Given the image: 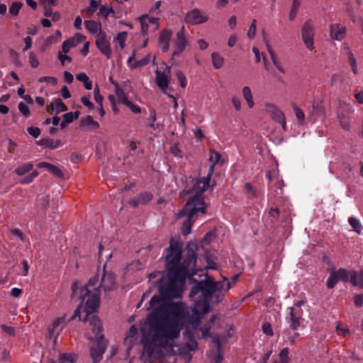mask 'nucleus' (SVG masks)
<instances>
[{
	"instance_id": "3c124183",
	"label": "nucleus",
	"mask_w": 363,
	"mask_h": 363,
	"mask_svg": "<svg viewBox=\"0 0 363 363\" xmlns=\"http://www.w3.org/2000/svg\"><path fill=\"white\" fill-rule=\"evenodd\" d=\"M245 189L250 198H255L257 196L256 191H255L252 185L250 183H245Z\"/></svg>"
},
{
	"instance_id": "774afa93",
	"label": "nucleus",
	"mask_w": 363,
	"mask_h": 363,
	"mask_svg": "<svg viewBox=\"0 0 363 363\" xmlns=\"http://www.w3.org/2000/svg\"><path fill=\"white\" fill-rule=\"evenodd\" d=\"M62 118L65 122L70 123L74 121V114L72 112L66 113L62 116Z\"/></svg>"
},
{
	"instance_id": "6e6552de",
	"label": "nucleus",
	"mask_w": 363,
	"mask_h": 363,
	"mask_svg": "<svg viewBox=\"0 0 363 363\" xmlns=\"http://www.w3.org/2000/svg\"><path fill=\"white\" fill-rule=\"evenodd\" d=\"M96 45L103 55L107 58H111L112 50L109 39L107 38L105 32L100 30V32L98 33L96 37Z\"/></svg>"
},
{
	"instance_id": "72a5a7b5",
	"label": "nucleus",
	"mask_w": 363,
	"mask_h": 363,
	"mask_svg": "<svg viewBox=\"0 0 363 363\" xmlns=\"http://www.w3.org/2000/svg\"><path fill=\"white\" fill-rule=\"evenodd\" d=\"M76 45L75 41L73 38H69L67 40H65L62 45V50L65 53L69 52L71 48L74 47Z\"/></svg>"
},
{
	"instance_id": "bf43d9fd",
	"label": "nucleus",
	"mask_w": 363,
	"mask_h": 363,
	"mask_svg": "<svg viewBox=\"0 0 363 363\" xmlns=\"http://www.w3.org/2000/svg\"><path fill=\"white\" fill-rule=\"evenodd\" d=\"M97 7H98L97 1L95 0H91L90 1V6L86 9V12L91 16L94 13V11H96Z\"/></svg>"
},
{
	"instance_id": "473e14b6",
	"label": "nucleus",
	"mask_w": 363,
	"mask_h": 363,
	"mask_svg": "<svg viewBox=\"0 0 363 363\" xmlns=\"http://www.w3.org/2000/svg\"><path fill=\"white\" fill-rule=\"evenodd\" d=\"M339 281L335 271L332 272L330 274L328 279L327 280V287L328 289H333L335 284Z\"/></svg>"
},
{
	"instance_id": "39448f33",
	"label": "nucleus",
	"mask_w": 363,
	"mask_h": 363,
	"mask_svg": "<svg viewBox=\"0 0 363 363\" xmlns=\"http://www.w3.org/2000/svg\"><path fill=\"white\" fill-rule=\"evenodd\" d=\"M106 347L107 341L105 340L104 335H101L98 338L96 343L92 345L90 348V354L94 363H96L101 360Z\"/></svg>"
},
{
	"instance_id": "0eeeda50",
	"label": "nucleus",
	"mask_w": 363,
	"mask_h": 363,
	"mask_svg": "<svg viewBox=\"0 0 363 363\" xmlns=\"http://www.w3.org/2000/svg\"><path fill=\"white\" fill-rule=\"evenodd\" d=\"M302 39L306 45V47L309 50H313L314 49L313 47V22L311 20L306 21L301 29Z\"/></svg>"
},
{
	"instance_id": "bb28decb",
	"label": "nucleus",
	"mask_w": 363,
	"mask_h": 363,
	"mask_svg": "<svg viewBox=\"0 0 363 363\" xmlns=\"http://www.w3.org/2000/svg\"><path fill=\"white\" fill-rule=\"evenodd\" d=\"M335 272L337 276V279H339V281H342L343 282H347L348 281H350L351 271L348 272L345 269L340 268Z\"/></svg>"
},
{
	"instance_id": "1a4fd4ad",
	"label": "nucleus",
	"mask_w": 363,
	"mask_h": 363,
	"mask_svg": "<svg viewBox=\"0 0 363 363\" xmlns=\"http://www.w3.org/2000/svg\"><path fill=\"white\" fill-rule=\"evenodd\" d=\"M208 19V16L203 15L197 9L188 11L185 16V22L191 25L201 24L206 23Z\"/></svg>"
},
{
	"instance_id": "e433bc0d",
	"label": "nucleus",
	"mask_w": 363,
	"mask_h": 363,
	"mask_svg": "<svg viewBox=\"0 0 363 363\" xmlns=\"http://www.w3.org/2000/svg\"><path fill=\"white\" fill-rule=\"evenodd\" d=\"M126 37H127L126 32H121L115 38V40L119 44L121 49H123L125 46Z\"/></svg>"
},
{
	"instance_id": "09e8293b",
	"label": "nucleus",
	"mask_w": 363,
	"mask_h": 363,
	"mask_svg": "<svg viewBox=\"0 0 363 363\" xmlns=\"http://www.w3.org/2000/svg\"><path fill=\"white\" fill-rule=\"evenodd\" d=\"M38 82L40 83L47 82L52 85H56L57 79L54 77H41L39 78Z\"/></svg>"
},
{
	"instance_id": "603ef678",
	"label": "nucleus",
	"mask_w": 363,
	"mask_h": 363,
	"mask_svg": "<svg viewBox=\"0 0 363 363\" xmlns=\"http://www.w3.org/2000/svg\"><path fill=\"white\" fill-rule=\"evenodd\" d=\"M28 134L32 135L33 138H37L40 135V129L38 127L30 126L27 128Z\"/></svg>"
},
{
	"instance_id": "052dcab7",
	"label": "nucleus",
	"mask_w": 363,
	"mask_h": 363,
	"mask_svg": "<svg viewBox=\"0 0 363 363\" xmlns=\"http://www.w3.org/2000/svg\"><path fill=\"white\" fill-rule=\"evenodd\" d=\"M1 328L9 336L13 337L15 335V330L13 327L7 326L3 324L1 325Z\"/></svg>"
},
{
	"instance_id": "58836bf2",
	"label": "nucleus",
	"mask_w": 363,
	"mask_h": 363,
	"mask_svg": "<svg viewBox=\"0 0 363 363\" xmlns=\"http://www.w3.org/2000/svg\"><path fill=\"white\" fill-rule=\"evenodd\" d=\"M23 4L21 2H13L9 8V13L13 16H17Z\"/></svg>"
},
{
	"instance_id": "864d4df0",
	"label": "nucleus",
	"mask_w": 363,
	"mask_h": 363,
	"mask_svg": "<svg viewBox=\"0 0 363 363\" xmlns=\"http://www.w3.org/2000/svg\"><path fill=\"white\" fill-rule=\"evenodd\" d=\"M126 106H127L128 108H130V111H131L133 113H135V114H138V113H142V109H141V108H140L139 106H138V105H136V104H133L132 101H130L129 103H128V104L126 105Z\"/></svg>"
},
{
	"instance_id": "e2e57ef3",
	"label": "nucleus",
	"mask_w": 363,
	"mask_h": 363,
	"mask_svg": "<svg viewBox=\"0 0 363 363\" xmlns=\"http://www.w3.org/2000/svg\"><path fill=\"white\" fill-rule=\"evenodd\" d=\"M336 331L339 335L346 336L350 333V330L347 328H341L340 325L338 324L336 327Z\"/></svg>"
},
{
	"instance_id": "aec40b11",
	"label": "nucleus",
	"mask_w": 363,
	"mask_h": 363,
	"mask_svg": "<svg viewBox=\"0 0 363 363\" xmlns=\"http://www.w3.org/2000/svg\"><path fill=\"white\" fill-rule=\"evenodd\" d=\"M77 359L78 357L74 353H60L58 360L60 363H74Z\"/></svg>"
},
{
	"instance_id": "a878e982",
	"label": "nucleus",
	"mask_w": 363,
	"mask_h": 363,
	"mask_svg": "<svg viewBox=\"0 0 363 363\" xmlns=\"http://www.w3.org/2000/svg\"><path fill=\"white\" fill-rule=\"evenodd\" d=\"M267 47L274 65L277 68V69L279 72H281V73H285V69L281 66V63L277 60L276 55L274 52L272 50L271 46L268 43H267Z\"/></svg>"
},
{
	"instance_id": "5701e85b",
	"label": "nucleus",
	"mask_w": 363,
	"mask_h": 363,
	"mask_svg": "<svg viewBox=\"0 0 363 363\" xmlns=\"http://www.w3.org/2000/svg\"><path fill=\"white\" fill-rule=\"evenodd\" d=\"M243 98L245 99L248 106L252 108L254 106V101L252 99V94L251 89L249 86H244L242 90Z\"/></svg>"
},
{
	"instance_id": "2f4dec72",
	"label": "nucleus",
	"mask_w": 363,
	"mask_h": 363,
	"mask_svg": "<svg viewBox=\"0 0 363 363\" xmlns=\"http://www.w3.org/2000/svg\"><path fill=\"white\" fill-rule=\"evenodd\" d=\"M150 56L147 55L140 60H135L133 62L132 69H135L138 67H141L145 66V65H148L150 63Z\"/></svg>"
},
{
	"instance_id": "9d476101",
	"label": "nucleus",
	"mask_w": 363,
	"mask_h": 363,
	"mask_svg": "<svg viewBox=\"0 0 363 363\" xmlns=\"http://www.w3.org/2000/svg\"><path fill=\"white\" fill-rule=\"evenodd\" d=\"M289 310L290 311L289 318L290 328L294 330H296L301 323L303 311L301 309H296L294 307H289Z\"/></svg>"
},
{
	"instance_id": "6ab92c4d",
	"label": "nucleus",
	"mask_w": 363,
	"mask_h": 363,
	"mask_svg": "<svg viewBox=\"0 0 363 363\" xmlns=\"http://www.w3.org/2000/svg\"><path fill=\"white\" fill-rule=\"evenodd\" d=\"M65 325V323L64 317L56 318L53 321L52 324L50 325L48 328L49 337L52 338V337L55 336V330L57 329V327L60 326V330H62Z\"/></svg>"
},
{
	"instance_id": "f8f14e48",
	"label": "nucleus",
	"mask_w": 363,
	"mask_h": 363,
	"mask_svg": "<svg viewBox=\"0 0 363 363\" xmlns=\"http://www.w3.org/2000/svg\"><path fill=\"white\" fill-rule=\"evenodd\" d=\"M330 37L333 40H341L346 35L345 26L340 23H334L330 26Z\"/></svg>"
},
{
	"instance_id": "9b49d317",
	"label": "nucleus",
	"mask_w": 363,
	"mask_h": 363,
	"mask_svg": "<svg viewBox=\"0 0 363 363\" xmlns=\"http://www.w3.org/2000/svg\"><path fill=\"white\" fill-rule=\"evenodd\" d=\"M264 106V111L271 116L273 121L276 122L283 121L284 114L276 105L271 103H265Z\"/></svg>"
},
{
	"instance_id": "c03bdc74",
	"label": "nucleus",
	"mask_w": 363,
	"mask_h": 363,
	"mask_svg": "<svg viewBox=\"0 0 363 363\" xmlns=\"http://www.w3.org/2000/svg\"><path fill=\"white\" fill-rule=\"evenodd\" d=\"M262 332L268 336L272 337L274 335L272 325L268 322H265L262 324Z\"/></svg>"
},
{
	"instance_id": "37998d69",
	"label": "nucleus",
	"mask_w": 363,
	"mask_h": 363,
	"mask_svg": "<svg viewBox=\"0 0 363 363\" xmlns=\"http://www.w3.org/2000/svg\"><path fill=\"white\" fill-rule=\"evenodd\" d=\"M18 108L19 111L25 116L28 117L30 116V111L28 106L24 104L23 102H20L18 105Z\"/></svg>"
},
{
	"instance_id": "f3484780",
	"label": "nucleus",
	"mask_w": 363,
	"mask_h": 363,
	"mask_svg": "<svg viewBox=\"0 0 363 363\" xmlns=\"http://www.w3.org/2000/svg\"><path fill=\"white\" fill-rule=\"evenodd\" d=\"M38 145L45 146L50 149H55L62 145L60 140H54L48 138H44L36 142Z\"/></svg>"
},
{
	"instance_id": "c9c22d12",
	"label": "nucleus",
	"mask_w": 363,
	"mask_h": 363,
	"mask_svg": "<svg viewBox=\"0 0 363 363\" xmlns=\"http://www.w3.org/2000/svg\"><path fill=\"white\" fill-rule=\"evenodd\" d=\"M221 155L216 150H211L209 156V163L216 164L220 162Z\"/></svg>"
},
{
	"instance_id": "a19ab883",
	"label": "nucleus",
	"mask_w": 363,
	"mask_h": 363,
	"mask_svg": "<svg viewBox=\"0 0 363 363\" xmlns=\"http://www.w3.org/2000/svg\"><path fill=\"white\" fill-rule=\"evenodd\" d=\"M279 360L280 363H289V348L285 347L281 350L279 352Z\"/></svg>"
},
{
	"instance_id": "2eb2a0df",
	"label": "nucleus",
	"mask_w": 363,
	"mask_h": 363,
	"mask_svg": "<svg viewBox=\"0 0 363 363\" xmlns=\"http://www.w3.org/2000/svg\"><path fill=\"white\" fill-rule=\"evenodd\" d=\"M156 84L164 94H167L169 80L168 77L164 72H156Z\"/></svg>"
},
{
	"instance_id": "7ed1b4c3",
	"label": "nucleus",
	"mask_w": 363,
	"mask_h": 363,
	"mask_svg": "<svg viewBox=\"0 0 363 363\" xmlns=\"http://www.w3.org/2000/svg\"><path fill=\"white\" fill-rule=\"evenodd\" d=\"M99 275L89 279L88 284L81 289V298L85 301V308L87 313L95 312L99 306L100 290L102 287L105 291L112 290L115 287L116 278L112 273L104 271L101 282L99 284Z\"/></svg>"
},
{
	"instance_id": "ea45409f",
	"label": "nucleus",
	"mask_w": 363,
	"mask_h": 363,
	"mask_svg": "<svg viewBox=\"0 0 363 363\" xmlns=\"http://www.w3.org/2000/svg\"><path fill=\"white\" fill-rule=\"evenodd\" d=\"M115 11L112 7H106L105 6H101L99 8V15L104 16L105 18L109 16L110 13H114Z\"/></svg>"
},
{
	"instance_id": "cd10ccee",
	"label": "nucleus",
	"mask_w": 363,
	"mask_h": 363,
	"mask_svg": "<svg viewBox=\"0 0 363 363\" xmlns=\"http://www.w3.org/2000/svg\"><path fill=\"white\" fill-rule=\"evenodd\" d=\"M213 66L215 69H220L224 62V59L217 52H213L211 55Z\"/></svg>"
},
{
	"instance_id": "a18cd8bd",
	"label": "nucleus",
	"mask_w": 363,
	"mask_h": 363,
	"mask_svg": "<svg viewBox=\"0 0 363 363\" xmlns=\"http://www.w3.org/2000/svg\"><path fill=\"white\" fill-rule=\"evenodd\" d=\"M138 333V330L135 325L130 326L129 330L128 331V334L126 336V340H129L130 342H132L131 339L137 337Z\"/></svg>"
},
{
	"instance_id": "79ce46f5",
	"label": "nucleus",
	"mask_w": 363,
	"mask_h": 363,
	"mask_svg": "<svg viewBox=\"0 0 363 363\" xmlns=\"http://www.w3.org/2000/svg\"><path fill=\"white\" fill-rule=\"evenodd\" d=\"M176 77L179 81L181 87L185 88L187 85V81L184 73L182 71L178 70L176 72Z\"/></svg>"
},
{
	"instance_id": "ddd939ff",
	"label": "nucleus",
	"mask_w": 363,
	"mask_h": 363,
	"mask_svg": "<svg viewBox=\"0 0 363 363\" xmlns=\"http://www.w3.org/2000/svg\"><path fill=\"white\" fill-rule=\"evenodd\" d=\"M153 198L150 192H141L136 198L130 200L129 204L133 207H137L139 205H145L152 201Z\"/></svg>"
},
{
	"instance_id": "4468645a",
	"label": "nucleus",
	"mask_w": 363,
	"mask_h": 363,
	"mask_svg": "<svg viewBox=\"0 0 363 363\" xmlns=\"http://www.w3.org/2000/svg\"><path fill=\"white\" fill-rule=\"evenodd\" d=\"M172 32L169 30H164L160 34L159 45L164 52L169 50Z\"/></svg>"
},
{
	"instance_id": "7c9ffc66",
	"label": "nucleus",
	"mask_w": 363,
	"mask_h": 363,
	"mask_svg": "<svg viewBox=\"0 0 363 363\" xmlns=\"http://www.w3.org/2000/svg\"><path fill=\"white\" fill-rule=\"evenodd\" d=\"M299 6H300L299 0H293L291 11H290L289 16L290 21H292L294 19L295 16L297 14Z\"/></svg>"
},
{
	"instance_id": "4d7b16f0",
	"label": "nucleus",
	"mask_w": 363,
	"mask_h": 363,
	"mask_svg": "<svg viewBox=\"0 0 363 363\" xmlns=\"http://www.w3.org/2000/svg\"><path fill=\"white\" fill-rule=\"evenodd\" d=\"M256 33V20L253 19L252 21V24L250 26V28L247 32V36L250 38H253Z\"/></svg>"
},
{
	"instance_id": "69168bd1",
	"label": "nucleus",
	"mask_w": 363,
	"mask_h": 363,
	"mask_svg": "<svg viewBox=\"0 0 363 363\" xmlns=\"http://www.w3.org/2000/svg\"><path fill=\"white\" fill-rule=\"evenodd\" d=\"M231 101L235 110L240 111L241 108V104L240 99L237 96H233L232 97Z\"/></svg>"
},
{
	"instance_id": "8fccbe9b",
	"label": "nucleus",
	"mask_w": 363,
	"mask_h": 363,
	"mask_svg": "<svg viewBox=\"0 0 363 363\" xmlns=\"http://www.w3.org/2000/svg\"><path fill=\"white\" fill-rule=\"evenodd\" d=\"M294 111L296 114L297 119L302 123L303 122V121L305 120L304 113L302 111V110L300 108H298L296 106H294Z\"/></svg>"
},
{
	"instance_id": "c85d7f7f",
	"label": "nucleus",
	"mask_w": 363,
	"mask_h": 363,
	"mask_svg": "<svg viewBox=\"0 0 363 363\" xmlns=\"http://www.w3.org/2000/svg\"><path fill=\"white\" fill-rule=\"evenodd\" d=\"M116 94L118 97V101L120 104H122L126 106L128 104V103H129L130 101V100H128L126 94H125V92L123 91V90L122 89L118 87L116 90Z\"/></svg>"
},
{
	"instance_id": "4c0bfd02",
	"label": "nucleus",
	"mask_w": 363,
	"mask_h": 363,
	"mask_svg": "<svg viewBox=\"0 0 363 363\" xmlns=\"http://www.w3.org/2000/svg\"><path fill=\"white\" fill-rule=\"evenodd\" d=\"M55 108H56V114H59L62 112H65L67 111V106L62 102L60 99H57L55 100Z\"/></svg>"
},
{
	"instance_id": "f257e3e1",
	"label": "nucleus",
	"mask_w": 363,
	"mask_h": 363,
	"mask_svg": "<svg viewBox=\"0 0 363 363\" xmlns=\"http://www.w3.org/2000/svg\"><path fill=\"white\" fill-rule=\"evenodd\" d=\"M166 267L167 278H160V291L163 296L152 297L150 305L151 312L147 318L146 326L147 333L143 330V344L150 356L154 353L155 347L167 348L171 347L168 344L179 336L182 322L184 319L186 330L184 336L188 340L179 348V354L186 363L190 362L192 354L198 347L196 338L206 339L211 337L213 342L217 346L218 354L215 357V363H222L223 357L220 352L221 343L220 337L210 333L214 324L216 315H213L209 321L200 326V320L203 315L208 312L210 302L218 303L224 296V294L231 288L228 279L215 281L213 277H207L205 280L196 281L189 296L194 301L191 313L185 312V305L182 302H172L165 299L179 298L183 290L189 270L196 265V256L194 251L187 252L186 259L180 263L182 258V245L179 242L172 239L169 247L167 250Z\"/></svg>"
},
{
	"instance_id": "13d9d810",
	"label": "nucleus",
	"mask_w": 363,
	"mask_h": 363,
	"mask_svg": "<svg viewBox=\"0 0 363 363\" xmlns=\"http://www.w3.org/2000/svg\"><path fill=\"white\" fill-rule=\"evenodd\" d=\"M48 171H49L50 172L52 173L54 175H55L58 177H62L63 175L62 171L57 167H56L52 164L50 166V167L48 168Z\"/></svg>"
},
{
	"instance_id": "5fc2aeb1",
	"label": "nucleus",
	"mask_w": 363,
	"mask_h": 363,
	"mask_svg": "<svg viewBox=\"0 0 363 363\" xmlns=\"http://www.w3.org/2000/svg\"><path fill=\"white\" fill-rule=\"evenodd\" d=\"M90 94H89L87 96H84L81 98L82 103L86 106L89 109L94 108V104L90 101Z\"/></svg>"
},
{
	"instance_id": "0e129e2a",
	"label": "nucleus",
	"mask_w": 363,
	"mask_h": 363,
	"mask_svg": "<svg viewBox=\"0 0 363 363\" xmlns=\"http://www.w3.org/2000/svg\"><path fill=\"white\" fill-rule=\"evenodd\" d=\"M58 59L62 65H64L65 60H67L68 62L72 61L71 57H69L67 55H63L61 52H58Z\"/></svg>"
},
{
	"instance_id": "a211bd4d",
	"label": "nucleus",
	"mask_w": 363,
	"mask_h": 363,
	"mask_svg": "<svg viewBox=\"0 0 363 363\" xmlns=\"http://www.w3.org/2000/svg\"><path fill=\"white\" fill-rule=\"evenodd\" d=\"M157 121V113L155 108L150 109V114L147 118V127L151 128L153 130H157L162 125L160 123H156Z\"/></svg>"
},
{
	"instance_id": "20e7f679",
	"label": "nucleus",
	"mask_w": 363,
	"mask_h": 363,
	"mask_svg": "<svg viewBox=\"0 0 363 363\" xmlns=\"http://www.w3.org/2000/svg\"><path fill=\"white\" fill-rule=\"evenodd\" d=\"M84 311L86 313V317L82 319L83 321H89V325L91 326L92 332L95 334L96 336H97L100 332L101 331V327L102 323L101 322V320L96 315H91L94 312H92L91 313H87L86 311V308H84ZM80 307H78L72 317V318H76L78 317L79 320H82L81 318V314H80Z\"/></svg>"
},
{
	"instance_id": "b1692460",
	"label": "nucleus",
	"mask_w": 363,
	"mask_h": 363,
	"mask_svg": "<svg viewBox=\"0 0 363 363\" xmlns=\"http://www.w3.org/2000/svg\"><path fill=\"white\" fill-rule=\"evenodd\" d=\"M92 126L93 130L98 129L99 128V123L95 121L91 116L82 118L80 121V126Z\"/></svg>"
},
{
	"instance_id": "c756f323",
	"label": "nucleus",
	"mask_w": 363,
	"mask_h": 363,
	"mask_svg": "<svg viewBox=\"0 0 363 363\" xmlns=\"http://www.w3.org/2000/svg\"><path fill=\"white\" fill-rule=\"evenodd\" d=\"M38 175V172L35 170L30 173L28 175L20 180L21 184H28L33 182L35 177Z\"/></svg>"
},
{
	"instance_id": "6e6d98bb",
	"label": "nucleus",
	"mask_w": 363,
	"mask_h": 363,
	"mask_svg": "<svg viewBox=\"0 0 363 363\" xmlns=\"http://www.w3.org/2000/svg\"><path fill=\"white\" fill-rule=\"evenodd\" d=\"M29 63L33 68H36L39 65V62L33 52L29 53Z\"/></svg>"
},
{
	"instance_id": "49530a36",
	"label": "nucleus",
	"mask_w": 363,
	"mask_h": 363,
	"mask_svg": "<svg viewBox=\"0 0 363 363\" xmlns=\"http://www.w3.org/2000/svg\"><path fill=\"white\" fill-rule=\"evenodd\" d=\"M339 121L341 127L346 130L350 129V121L348 118L344 116H338Z\"/></svg>"
},
{
	"instance_id": "338daca9",
	"label": "nucleus",
	"mask_w": 363,
	"mask_h": 363,
	"mask_svg": "<svg viewBox=\"0 0 363 363\" xmlns=\"http://www.w3.org/2000/svg\"><path fill=\"white\" fill-rule=\"evenodd\" d=\"M62 96L65 99H69L71 97V94L67 86H63L61 89Z\"/></svg>"
},
{
	"instance_id": "393cba45",
	"label": "nucleus",
	"mask_w": 363,
	"mask_h": 363,
	"mask_svg": "<svg viewBox=\"0 0 363 363\" xmlns=\"http://www.w3.org/2000/svg\"><path fill=\"white\" fill-rule=\"evenodd\" d=\"M76 78L78 81L83 82L86 89L91 90L92 89V82L85 73L77 74Z\"/></svg>"
},
{
	"instance_id": "4be33fe9",
	"label": "nucleus",
	"mask_w": 363,
	"mask_h": 363,
	"mask_svg": "<svg viewBox=\"0 0 363 363\" xmlns=\"http://www.w3.org/2000/svg\"><path fill=\"white\" fill-rule=\"evenodd\" d=\"M33 164L32 162H26V163H23L21 165L17 167L14 169V172L18 176H23V175H25L26 174L28 173L29 172H30L33 169Z\"/></svg>"
},
{
	"instance_id": "680f3d73",
	"label": "nucleus",
	"mask_w": 363,
	"mask_h": 363,
	"mask_svg": "<svg viewBox=\"0 0 363 363\" xmlns=\"http://www.w3.org/2000/svg\"><path fill=\"white\" fill-rule=\"evenodd\" d=\"M354 303L357 307H361L363 306V293L354 296Z\"/></svg>"
},
{
	"instance_id": "dca6fc26",
	"label": "nucleus",
	"mask_w": 363,
	"mask_h": 363,
	"mask_svg": "<svg viewBox=\"0 0 363 363\" xmlns=\"http://www.w3.org/2000/svg\"><path fill=\"white\" fill-rule=\"evenodd\" d=\"M350 283L354 286L363 289V269L359 272L351 270Z\"/></svg>"
},
{
	"instance_id": "423d86ee",
	"label": "nucleus",
	"mask_w": 363,
	"mask_h": 363,
	"mask_svg": "<svg viewBox=\"0 0 363 363\" xmlns=\"http://www.w3.org/2000/svg\"><path fill=\"white\" fill-rule=\"evenodd\" d=\"M173 43L175 46V50L172 52V60H174L176 57H178L187 45L188 42L185 37L184 26H182L177 33L176 38L173 39Z\"/></svg>"
},
{
	"instance_id": "412c9836",
	"label": "nucleus",
	"mask_w": 363,
	"mask_h": 363,
	"mask_svg": "<svg viewBox=\"0 0 363 363\" xmlns=\"http://www.w3.org/2000/svg\"><path fill=\"white\" fill-rule=\"evenodd\" d=\"M84 26L89 32L91 34H98V33L101 30V24L93 20L85 21Z\"/></svg>"
},
{
	"instance_id": "f704fd0d",
	"label": "nucleus",
	"mask_w": 363,
	"mask_h": 363,
	"mask_svg": "<svg viewBox=\"0 0 363 363\" xmlns=\"http://www.w3.org/2000/svg\"><path fill=\"white\" fill-rule=\"evenodd\" d=\"M284 333L286 335L287 342L291 345H294L296 339L299 337V333L297 332L291 333L289 330H286Z\"/></svg>"
},
{
	"instance_id": "f03ea898",
	"label": "nucleus",
	"mask_w": 363,
	"mask_h": 363,
	"mask_svg": "<svg viewBox=\"0 0 363 363\" xmlns=\"http://www.w3.org/2000/svg\"><path fill=\"white\" fill-rule=\"evenodd\" d=\"M215 165L210 163L208 174L206 177L197 179H187L182 192L183 195H191L187 200L184 208L179 213V217L186 216L183 220L182 227H191L194 221L206 213L207 206L204 202L203 193L210 186L211 177L214 172Z\"/></svg>"
},
{
	"instance_id": "de8ad7c7",
	"label": "nucleus",
	"mask_w": 363,
	"mask_h": 363,
	"mask_svg": "<svg viewBox=\"0 0 363 363\" xmlns=\"http://www.w3.org/2000/svg\"><path fill=\"white\" fill-rule=\"evenodd\" d=\"M94 97L98 104H102L104 97L101 95L98 85L94 87Z\"/></svg>"
}]
</instances>
